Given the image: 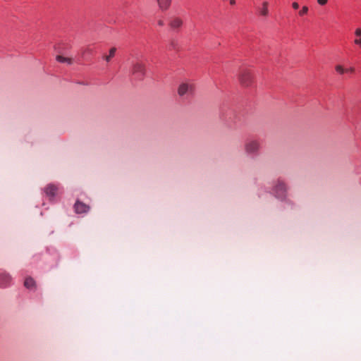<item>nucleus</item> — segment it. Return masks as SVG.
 I'll return each instance as SVG.
<instances>
[{
    "label": "nucleus",
    "mask_w": 361,
    "mask_h": 361,
    "mask_svg": "<svg viewBox=\"0 0 361 361\" xmlns=\"http://www.w3.org/2000/svg\"><path fill=\"white\" fill-rule=\"evenodd\" d=\"M271 8V0H259V1L255 4L257 14L262 18H267L269 16Z\"/></svg>",
    "instance_id": "1"
},
{
    "label": "nucleus",
    "mask_w": 361,
    "mask_h": 361,
    "mask_svg": "<svg viewBox=\"0 0 361 361\" xmlns=\"http://www.w3.org/2000/svg\"><path fill=\"white\" fill-rule=\"evenodd\" d=\"M260 149V142L257 139H247L245 143V152L250 156H257Z\"/></svg>",
    "instance_id": "2"
},
{
    "label": "nucleus",
    "mask_w": 361,
    "mask_h": 361,
    "mask_svg": "<svg viewBox=\"0 0 361 361\" xmlns=\"http://www.w3.org/2000/svg\"><path fill=\"white\" fill-rule=\"evenodd\" d=\"M195 91V85L191 81H185L182 82L178 90V93L181 97H190Z\"/></svg>",
    "instance_id": "3"
},
{
    "label": "nucleus",
    "mask_w": 361,
    "mask_h": 361,
    "mask_svg": "<svg viewBox=\"0 0 361 361\" xmlns=\"http://www.w3.org/2000/svg\"><path fill=\"white\" fill-rule=\"evenodd\" d=\"M131 73L136 79L142 80L145 75V65L141 61H137L132 65Z\"/></svg>",
    "instance_id": "4"
},
{
    "label": "nucleus",
    "mask_w": 361,
    "mask_h": 361,
    "mask_svg": "<svg viewBox=\"0 0 361 361\" xmlns=\"http://www.w3.org/2000/svg\"><path fill=\"white\" fill-rule=\"evenodd\" d=\"M239 80L242 85L249 87L254 81L253 74L250 69L243 68L240 71Z\"/></svg>",
    "instance_id": "5"
},
{
    "label": "nucleus",
    "mask_w": 361,
    "mask_h": 361,
    "mask_svg": "<svg viewBox=\"0 0 361 361\" xmlns=\"http://www.w3.org/2000/svg\"><path fill=\"white\" fill-rule=\"evenodd\" d=\"M273 194L279 199L283 200L286 195V187L283 180L279 179L272 190Z\"/></svg>",
    "instance_id": "6"
},
{
    "label": "nucleus",
    "mask_w": 361,
    "mask_h": 361,
    "mask_svg": "<svg viewBox=\"0 0 361 361\" xmlns=\"http://www.w3.org/2000/svg\"><path fill=\"white\" fill-rule=\"evenodd\" d=\"M58 190L59 188L54 184H49L44 188V192L46 195L49 197L51 200H54V198L58 193Z\"/></svg>",
    "instance_id": "7"
},
{
    "label": "nucleus",
    "mask_w": 361,
    "mask_h": 361,
    "mask_svg": "<svg viewBox=\"0 0 361 361\" xmlns=\"http://www.w3.org/2000/svg\"><path fill=\"white\" fill-rule=\"evenodd\" d=\"M169 26L172 30H178L183 25V20L180 17L173 16L169 20Z\"/></svg>",
    "instance_id": "8"
},
{
    "label": "nucleus",
    "mask_w": 361,
    "mask_h": 361,
    "mask_svg": "<svg viewBox=\"0 0 361 361\" xmlns=\"http://www.w3.org/2000/svg\"><path fill=\"white\" fill-rule=\"evenodd\" d=\"M11 283V277L4 271L0 272V287L6 288Z\"/></svg>",
    "instance_id": "9"
},
{
    "label": "nucleus",
    "mask_w": 361,
    "mask_h": 361,
    "mask_svg": "<svg viewBox=\"0 0 361 361\" xmlns=\"http://www.w3.org/2000/svg\"><path fill=\"white\" fill-rule=\"evenodd\" d=\"M353 43L356 49H361V27L355 29Z\"/></svg>",
    "instance_id": "10"
},
{
    "label": "nucleus",
    "mask_w": 361,
    "mask_h": 361,
    "mask_svg": "<svg viewBox=\"0 0 361 361\" xmlns=\"http://www.w3.org/2000/svg\"><path fill=\"white\" fill-rule=\"evenodd\" d=\"M75 211L78 214L85 213L89 210V207L85 204L77 201L74 205Z\"/></svg>",
    "instance_id": "11"
},
{
    "label": "nucleus",
    "mask_w": 361,
    "mask_h": 361,
    "mask_svg": "<svg viewBox=\"0 0 361 361\" xmlns=\"http://www.w3.org/2000/svg\"><path fill=\"white\" fill-rule=\"evenodd\" d=\"M155 1L157 3L159 8L161 11H167L170 8V6L171 5V1H172V0H155Z\"/></svg>",
    "instance_id": "12"
},
{
    "label": "nucleus",
    "mask_w": 361,
    "mask_h": 361,
    "mask_svg": "<svg viewBox=\"0 0 361 361\" xmlns=\"http://www.w3.org/2000/svg\"><path fill=\"white\" fill-rule=\"evenodd\" d=\"M56 61L59 63H67L71 65L73 63V59L71 57L63 56L62 55H57L56 58Z\"/></svg>",
    "instance_id": "13"
},
{
    "label": "nucleus",
    "mask_w": 361,
    "mask_h": 361,
    "mask_svg": "<svg viewBox=\"0 0 361 361\" xmlns=\"http://www.w3.org/2000/svg\"><path fill=\"white\" fill-rule=\"evenodd\" d=\"M35 284V281L31 277L26 278L25 281H24V286L27 288H29V289L32 288V287H34Z\"/></svg>",
    "instance_id": "14"
},
{
    "label": "nucleus",
    "mask_w": 361,
    "mask_h": 361,
    "mask_svg": "<svg viewBox=\"0 0 361 361\" xmlns=\"http://www.w3.org/2000/svg\"><path fill=\"white\" fill-rule=\"evenodd\" d=\"M116 51V49L115 47L111 48L109 50V54L108 55H106L104 56V59L109 62L111 61V59L115 56Z\"/></svg>",
    "instance_id": "15"
},
{
    "label": "nucleus",
    "mask_w": 361,
    "mask_h": 361,
    "mask_svg": "<svg viewBox=\"0 0 361 361\" xmlns=\"http://www.w3.org/2000/svg\"><path fill=\"white\" fill-rule=\"evenodd\" d=\"M309 11V8L307 6H304L302 8L298 11V15L301 17L307 14Z\"/></svg>",
    "instance_id": "16"
},
{
    "label": "nucleus",
    "mask_w": 361,
    "mask_h": 361,
    "mask_svg": "<svg viewBox=\"0 0 361 361\" xmlns=\"http://www.w3.org/2000/svg\"><path fill=\"white\" fill-rule=\"evenodd\" d=\"M335 69L336 71L341 75L345 73V68H344L341 65H336Z\"/></svg>",
    "instance_id": "17"
},
{
    "label": "nucleus",
    "mask_w": 361,
    "mask_h": 361,
    "mask_svg": "<svg viewBox=\"0 0 361 361\" xmlns=\"http://www.w3.org/2000/svg\"><path fill=\"white\" fill-rule=\"evenodd\" d=\"M92 51V49L90 48H86L85 50H83L81 53V57H84V56L86 54H90Z\"/></svg>",
    "instance_id": "18"
},
{
    "label": "nucleus",
    "mask_w": 361,
    "mask_h": 361,
    "mask_svg": "<svg viewBox=\"0 0 361 361\" xmlns=\"http://www.w3.org/2000/svg\"><path fill=\"white\" fill-rule=\"evenodd\" d=\"M317 1L320 6H324L327 4L328 0H317Z\"/></svg>",
    "instance_id": "19"
},
{
    "label": "nucleus",
    "mask_w": 361,
    "mask_h": 361,
    "mask_svg": "<svg viewBox=\"0 0 361 361\" xmlns=\"http://www.w3.org/2000/svg\"><path fill=\"white\" fill-rule=\"evenodd\" d=\"M299 6H299V4H298V2H293V3L292 4V7H293V9H295V10L298 9V8H299Z\"/></svg>",
    "instance_id": "20"
},
{
    "label": "nucleus",
    "mask_w": 361,
    "mask_h": 361,
    "mask_svg": "<svg viewBox=\"0 0 361 361\" xmlns=\"http://www.w3.org/2000/svg\"><path fill=\"white\" fill-rule=\"evenodd\" d=\"M355 71V68L351 67V68H345V73H354Z\"/></svg>",
    "instance_id": "21"
},
{
    "label": "nucleus",
    "mask_w": 361,
    "mask_h": 361,
    "mask_svg": "<svg viewBox=\"0 0 361 361\" xmlns=\"http://www.w3.org/2000/svg\"><path fill=\"white\" fill-rule=\"evenodd\" d=\"M158 25H159V26H163V25H164V20H159L158 21Z\"/></svg>",
    "instance_id": "22"
}]
</instances>
